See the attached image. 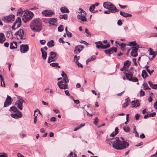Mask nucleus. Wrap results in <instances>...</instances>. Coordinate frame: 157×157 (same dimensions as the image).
<instances>
[{"instance_id": "1", "label": "nucleus", "mask_w": 157, "mask_h": 157, "mask_svg": "<svg viewBox=\"0 0 157 157\" xmlns=\"http://www.w3.org/2000/svg\"><path fill=\"white\" fill-rule=\"evenodd\" d=\"M122 141H121L118 137L112 138L109 140H107V143L111 145V143H113V147L117 150L124 149L128 147L129 144L126 140H124L123 137H121Z\"/></svg>"}, {"instance_id": "2", "label": "nucleus", "mask_w": 157, "mask_h": 157, "mask_svg": "<svg viewBox=\"0 0 157 157\" xmlns=\"http://www.w3.org/2000/svg\"><path fill=\"white\" fill-rule=\"evenodd\" d=\"M31 29L34 32H39L42 29V22L39 18H35L30 23Z\"/></svg>"}, {"instance_id": "3", "label": "nucleus", "mask_w": 157, "mask_h": 157, "mask_svg": "<svg viewBox=\"0 0 157 157\" xmlns=\"http://www.w3.org/2000/svg\"><path fill=\"white\" fill-rule=\"evenodd\" d=\"M15 15L13 14H10L8 16L4 17L2 18V20L6 23H12L14 20Z\"/></svg>"}, {"instance_id": "4", "label": "nucleus", "mask_w": 157, "mask_h": 157, "mask_svg": "<svg viewBox=\"0 0 157 157\" xmlns=\"http://www.w3.org/2000/svg\"><path fill=\"white\" fill-rule=\"evenodd\" d=\"M33 15V13L31 11H28V13H26V15L23 16L22 20L24 23H26L31 19Z\"/></svg>"}, {"instance_id": "5", "label": "nucleus", "mask_w": 157, "mask_h": 157, "mask_svg": "<svg viewBox=\"0 0 157 157\" xmlns=\"http://www.w3.org/2000/svg\"><path fill=\"white\" fill-rule=\"evenodd\" d=\"M68 81L63 79L58 82L57 84L59 87L61 89H65L68 88L67 82Z\"/></svg>"}, {"instance_id": "6", "label": "nucleus", "mask_w": 157, "mask_h": 157, "mask_svg": "<svg viewBox=\"0 0 157 157\" xmlns=\"http://www.w3.org/2000/svg\"><path fill=\"white\" fill-rule=\"evenodd\" d=\"M50 56L48 57V62L49 63L55 61L56 60L57 58L56 56L57 55V54L55 52H51L50 53Z\"/></svg>"}, {"instance_id": "7", "label": "nucleus", "mask_w": 157, "mask_h": 157, "mask_svg": "<svg viewBox=\"0 0 157 157\" xmlns=\"http://www.w3.org/2000/svg\"><path fill=\"white\" fill-rule=\"evenodd\" d=\"M16 36H19L18 38L21 39H25V37L24 36V32L23 29H20L15 33V34Z\"/></svg>"}, {"instance_id": "8", "label": "nucleus", "mask_w": 157, "mask_h": 157, "mask_svg": "<svg viewBox=\"0 0 157 157\" xmlns=\"http://www.w3.org/2000/svg\"><path fill=\"white\" fill-rule=\"evenodd\" d=\"M139 48V45H137V47H131V48L132 50L131 52V55L133 57H136L138 55L137 52L138 48Z\"/></svg>"}, {"instance_id": "9", "label": "nucleus", "mask_w": 157, "mask_h": 157, "mask_svg": "<svg viewBox=\"0 0 157 157\" xmlns=\"http://www.w3.org/2000/svg\"><path fill=\"white\" fill-rule=\"evenodd\" d=\"M105 53L109 55V57L111 56V54L114 52H117V48H110L104 50Z\"/></svg>"}, {"instance_id": "10", "label": "nucleus", "mask_w": 157, "mask_h": 157, "mask_svg": "<svg viewBox=\"0 0 157 157\" xmlns=\"http://www.w3.org/2000/svg\"><path fill=\"white\" fill-rule=\"evenodd\" d=\"M23 103H25V102L21 98L16 101L15 105L17 106L18 109L21 110H22V104Z\"/></svg>"}, {"instance_id": "11", "label": "nucleus", "mask_w": 157, "mask_h": 157, "mask_svg": "<svg viewBox=\"0 0 157 157\" xmlns=\"http://www.w3.org/2000/svg\"><path fill=\"white\" fill-rule=\"evenodd\" d=\"M29 47L27 44H21L20 45V51L21 53H25L29 50Z\"/></svg>"}, {"instance_id": "12", "label": "nucleus", "mask_w": 157, "mask_h": 157, "mask_svg": "<svg viewBox=\"0 0 157 157\" xmlns=\"http://www.w3.org/2000/svg\"><path fill=\"white\" fill-rule=\"evenodd\" d=\"M108 10L111 13H113L119 11V10L116 8L115 6L112 3L110 6V7H109V8H108Z\"/></svg>"}, {"instance_id": "13", "label": "nucleus", "mask_w": 157, "mask_h": 157, "mask_svg": "<svg viewBox=\"0 0 157 157\" xmlns=\"http://www.w3.org/2000/svg\"><path fill=\"white\" fill-rule=\"evenodd\" d=\"M42 14L45 16H50L54 14V12L52 10H45L42 12Z\"/></svg>"}, {"instance_id": "14", "label": "nucleus", "mask_w": 157, "mask_h": 157, "mask_svg": "<svg viewBox=\"0 0 157 157\" xmlns=\"http://www.w3.org/2000/svg\"><path fill=\"white\" fill-rule=\"evenodd\" d=\"M11 103V98L10 96L7 95L4 104V107H6L8 106Z\"/></svg>"}, {"instance_id": "15", "label": "nucleus", "mask_w": 157, "mask_h": 157, "mask_svg": "<svg viewBox=\"0 0 157 157\" xmlns=\"http://www.w3.org/2000/svg\"><path fill=\"white\" fill-rule=\"evenodd\" d=\"M11 116L15 119L21 118L22 117V114L21 112H18L15 113H11Z\"/></svg>"}, {"instance_id": "16", "label": "nucleus", "mask_w": 157, "mask_h": 157, "mask_svg": "<svg viewBox=\"0 0 157 157\" xmlns=\"http://www.w3.org/2000/svg\"><path fill=\"white\" fill-rule=\"evenodd\" d=\"M84 48L82 45H78L75 47V54H78Z\"/></svg>"}, {"instance_id": "17", "label": "nucleus", "mask_w": 157, "mask_h": 157, "mask_svg": "<svg viewBox=\"0 0 157 157\" xmlns=\"http://www.w3.org/2000/svg\"><path fill=\"white\" fill-rule=\"evenodd\" d=\"M17 43L16 42L13 41L11 42L10 46V48L11 49H13L17 48Z\"/></svg>"}, {"instance_id": "18", "label": "nucleus", "mask_w": 157, "mask_h": 157, "mask_svg": "<svg viewBox=\"0 0 157 157\" xmlns=\"http://www.w3.org/2000/svg\"><path fill=\"white\" fill-rule=\"evenodd\" d=\"M120 14L121 15L125 17H131L132 16V15L131 14L128 13L124 12H123L121 11H120Z\"/></svg>"}, {"instance_id": "19", "label": "nucleus", "mask_w": 157, "mask_h": 157, "mask_svg": "<svg viewBox=\"0 0 157 157\" xmlns=\"http://www.w3.org/2000/svg\"><path fill=\"white\" fill-rule=\"evenodd\" d=\"M41 51L42 53V57L44 60L46 59L47 57V52L44 50L43 48H41Z\"/></svg>"}, {"instance_id": "20", "label": "nucleus", "mask_w": 157, "mask_h": 157, "mask_svg": "<svg viewBox=\"0 0 157 157\" xmlns=\"http://www.w3.org/2000/svg\"><path fill=\"white\" fill-rule=\"evenodd\" d=\"M79 13H80V14L78 15H80V16H86V12L84 11L81 8H79L78 9Z\"/></svg>"}, {"instance_id": "21", "label": "nucleus", "mask_w": 157, "mask_h": 157, "mask_svg": "<svg viewBox=\"0 0 157 157\" xmlns=\"http://www.w3.org/2000/svg\"><path fill=\"white\" fill-rule=\"evenodd\" d=\"M19 23L18 22V21H15L13 25V26L12 27V29H17L20 26H18L19 25Z\"/></svg>"}, {"instance_id": "22", "label": "nucleus", "mask_w": 157, "mask_h": 157, "mask_svg": "<svg viewBox=\"0 0 157 157\" xmlns=\"http://www.w3.org/2000/svg\"><path fill=\"white\" fill-rule=\"evenodd\" d=\"M149 54L153 56V57H155L157 54V51L154 52L152 51V49L150 48L149 50Z\"/></svg>"}, {"instance_id": "23", "label": "nucleus", "mask_w": 157, "mask_h": 157, "mask_svg": "<svg viewBox=\"0 0 157 157\" xmlns=\"http://www.w3.org/2000/svg\"><path fill=\"white\" fill-rule=\"evenodd\" d=\"M47 46L49 48H52L54 45V41L53 40H52L48 41L47 43Z\"/></svg>"}, {"instance_id": "24", "label": "nucleus", "mask_w": 157, "mask_h": 157, "mask_svg": "<svg viewBox=\"0 0 157 157\" xmlns=\"http://www.w3.org/2000/svg\"><path fill=\"white\" fill-rule=\"evenodd\" d=\"M60 10L62 13H68L69 12L68 9L66 7H62L61 8Z\"/></svg>"}, {"instance_id": "25", "label": "nucleus", "mask_w": 157, "mask_h": 157, "mask_svg": "<svg viewBox=\"0 0 157 157\" xmlns=\"http://www.w3.org/2000/svg\"><path fill=\"white\" fill-rule=\"evenodd\" d=\"M111 4L109 2H105L103 3V6L105 8L108 9Z\"/></svg>"}, {"instance_id": "26", "label": "nucleus", "mask_w": 157, "mask_h": 157, "mask_svg": "<svg viewBox=\"0 0 157 157\" xmlns=\"http://www.w3.org/2000/svg\"><path fill=\"white\" fill-rule=\"evenodd\" d=\"M77 17L79 19L81 20L83 22H86L87 21V19L86 16H80V15H78Z\"/></svg>"}, {"instance_id": "27", "label": "nucleus", "mask_w": 157, "mask_h": 157, "mask_svg": "<svg viewBox=\"0 0 157 157\" xmlns=\"http://www.w3.org/2000/svg\"><path fill=\"white\" fill-rule=\"evenodd\" d=\"M141 75L142 77L144 79L146 77L148 76L147 73L146 72V71L145 70H143L142 71Z\"/></svg>"}, {"instance_id": "28", "label": "nucleus", "mask_w": 157, "mask_h": 157, "mask_svg": "<svg viewBox=\"0 0 157 157\" xmlns=\"http://www.w3.org/2000/svg\"><path fill=\"white\" fill-rule=\"evenodd\" d=\"M115 132L113 131L110 135V136H116L117 133L118 132V129L117 127H116L115 128Z\"/></svg>"}, {"instance_id": "29", "label": "nucleus", "mask_w": 157, "mask_h": 157, "mask_svg": "<svg viewBox=\"0 0 157 157\" xmlns=\"http://www.w3.org/2000/svg\"><path fill=\"white\" fill-rule=\"evenodd\" d=\"M62 76L63 77V79L65 80V81H69L68 79L67 75L65 74L64 71L62 72V74H61Z\"/></svg>"}, {"instance_id": "30", "label": "nucleus", "mask_w": 157, "mask_h": 157, "mask_svg": "<svg viewBox=\"0 0 157 157\" xmlns=\"http://www.w3.org/2000/svg\"><path fill=\"white\" fill-rule=\"evenodd\" d=\"M148 83L152 88L155 89H157V84H153L150 81L148 82Z\"/></svg>"}, {"instance_id": "31", "label": "nucleus", "mask_w": 157, "mask_h": 157, "mask_svg": "<svg viewBox=\"0 0 157 157\" xmlns=\"http://www.w3.org/2000/svg\"><path fill=\"white\" fill-rule=\"evenodd\" d=\"M11 110L14 112H20V111L18 110L17 107L14 106H13L10 107V111Z\"/></svg>"}, {"instance_id": "32", "label": "nucleus", "mask_w": 157, "mask_h": 157, "mask_svg": "<svg viewBox=\"0 0 157 157\" xmlns=\"http://www.w3.org/2000/svg\"><path fill=\"white\" fill-rule=\"evenodd\" d=\"M0 78L1 80V86H4L5 87V83L4 79L2 77V75H0Z\"/></svg>"}, {"instance_id": "33", "label": "nucleus", "mask_w": 157, "mask_h": 157, "mask_svg": "<svg viewBox=\"0 0 157 157\" xmlns=\"http://www.w3.org/2000/svg\"><path fill=\"white\" fill-rule=\"evenodd\" d=\"M95 8V5L94 4H93L90 7L89 10L91 12L95 13L96 11L94 10Z\"/></svg>"}, {"instance_id": "34", "label": "nucleus", "mask_w": 157, "mask_h": 157, "mask_svg": "<svg viewBox=\"0 0 157 157\" xmlns=\"http://www.w3.org/2000/svg\"><path fill=\"white\" fill-rule=\"evenodd\" d=\"M127 45L128 46H129L130 45H132L133 46V47H137V43L135 41L130 42Z\"/></svg>"}, {"instance_id": "35", "label": "nucleus", "mask_w": 157, "mask_h": 157, "mask_svg": "<svg viewBox=\"0 0 157 157\" xmlns=\"http://www.w3.org/2000/svg\"><path fill=\"white\" fill-rule=\"evenodd\" d=\"M131 62L129 60H127L125 61L124 63V66H126L127 67H128L130 65Z\"/></svg>"}, {"instance_id": "36", "label": "nucleus", "mask_w": 157, "mask_h": 157, "mask_svg": "<svg viewBox=\"0 0 157 157\" xmlns=\"http://www.w3.org/2000/svg\"><path fill=\"white\" fill-rule=\"evenodd\" d=\"M59 17L60 19H64L65 20L67 19V14L60 15Z\"/></svg>"}, {"instance_id": "37", "label": "nucleus", "mask_w": 157, "mask_h": 157, "mask_svg": "<svg viewBox=\"0 0 157 157\" xmlns=\"http://www.w3.org/2000/svg\"><path fill=\"white\" fill-rule=\"evenodd\" d=\"M51 66L54 67H60V66H59L58 63H53L50 64Z\"/></svg>"}, {"instance_id": "38", "label": "nucleus", "mask_w": 157, "mask_h": 157, "mask_svg": "<svg viewBox=\"0 0 157 157\" xmlns=\"http://www.w3.org/2000/svg\"><path fill=\"white\" fill-rule=\"evenodd\" d=\"M144 86V90H150V88L148 86V85L147 83H144L143 84Z\"/></svg>"}, {"instance_id": "39", "label": "nucleus", "mask_w": 157, "mask_h": 157, "mask_svg": "<svg viewBox=\"0 0 157 157\" xmlns=\"http://www.w3.org/2000/svg\"><path fill=\"white\" fill-rule=\"evenodd\" d=\"M110 46V44L109 43H108L107 44L104 45L103 44L102 45L101 48L102 49H106L109 48Z\"/></svg>"}, {"instance_id": "40", "label": "nucleus", "mask_w": 157, "mask_h": 157, "mask_svg": "<svg viewBox=\"0 0 157 157\" xmlns=\"http://www.w3.org/2000/svg\"><path fill=\"white\" fill-rule=\"evenodd\" d=\"M129 81H132L134 82H138V80L137 78L136 77H132V79H130Z\"/></svg>"}, {"instance_id": "41", "label": "nucleus", "mask_w": 157, "mask_h": 157, "mask_svg": "<svg viewBox=\"0 0 157 157\" xmlns=\"http://www.w3.org/2000/svg\"><path fill=\"white\" fill-rule=\"evenodd\" d=\"M18 21V23H19V25L18 26H20L21 25V18L18 17L17 19H16V21Z\"/></svg>"}, {"instance_id": "42", "label": "nucleus", "mask_w": 157, "mask_h": 157, "mask_svg": "<svg viewBox=\"0 0 157 157\" xmlns=\"http://www.w3.org/2000/svg\"><path fill=\"white\" fill-rule=\"evenodd\" d=\"M123 128L124 131L127 132H129L130 131L129 127L127 126L123 127Z\"/></svg>"}, {"instance_id": "43", "label": "nucleus", "mask_w": 157, "mask_h": 157, "mask_svg": "<svg viewBox=\"0 0 157 157\" xmlns=\"http://www.w3.org/2000/svg\"><path fill=\"white\" fill-rule=\"evenodd\" d=\"M67 157H77V156L75 154H73L72 152H71Z\"/></svg>"}, {"instance_id": "44", "label": "nucleus", "mask_w": 157, "mask_h": 157, "mask_svg": "<svg viewBox=\"0 0 157 157\" xmlns=\"http://www.w3.org/2000/svg\"><path fill=\"white\" fill-rule=\"evenodd\" d=\"M58 31L59 32H61L63 30V27L62 25H61L58 27Z\"/></svg>"}, {"instance_id": "45", "label": "nucleus", "mask_w": 157, "mask_h": 157, "mask_svg": "<svg viewBox=\"0 0 157 157\" xmlns=\"http://www.w3.org/2000/svg\"><path fill=\"white\" fill-rule=\"evenodd\" d=\"M57 19L56 18H51L49 19V21L50 22H52L53 23H56L57 21Z\"/></svg>"}, {"instance_id": "46", "label": "nucleus", "mask_w": 157, "mask_h": 157, "mask_svg": "<svg viewBox=\"0 0 157 157\" xmlns=\"http://www.w3.org/2000/svg\"><path fill=\"white\" fill-rule=\"evenodd\" d=\"M157 37V33H151L149 37Z\"/></svg>"}, {"instance_id": "47", "label": "nucleus", "mask_w": 157, "mask_h": 157, "mask_svg": "<svg viewBox=\"0 0 157 157\" xmlns=\"http://www.w3.org/2000/svg\"><path fill=\"white\" fill-rule=\"evenodd\" d=\"M36 111H37L36 110H35L34 111V116L35 117L34 118V124H36V121H37V114H36V116H35V113Z\"/></svg>"}, {"instance_id": "48", "label": "nucleus", "mask_w": 157, "mask_h": 157, "mask_svg": "<svg viewBox=\"0 0 157 157\" xmlns=\"http://www.w3.org/2000/svg\"><path fill=\"white\" fill-rule=\"evenodd\" d=\"M121 48L122 50H124L125 47L126 46V44L124 43H122L121 44Z\"/></svg>"}, {"instance_id": "49", "label": "nucleus", "mask_w": 157, "mask_h": 157, "mask_svg": "<svg viewBox=\"0 0 157 157\" xmlns=\"http://www.w3.org/2000/svg\"><path fill=\"white\" fill-rule=\"evenodd\" d=\"M0 157H6L7 154L4 152L0 153Z\"/></svg>"}, {"instance_id": "50", "label": "nucleus", "mask_w": 157, "mask_h": 157, "mask_svg": "<svg viewBox=\"0 0 157 157\" xmlns=\"http://www.w3.org/2000/svg\"><path fill=\"white\" fill-rule=\"evenodd\" d=\"M125 75L127 78V79L129 81L130 79H132V76H130L129 75H128V74L127 73H125Z\"/></svg>"}, {"instance_id": "51", "label": "nucleus", "mask_w": 157, "mask_h": 157, "mask_svg": "<svg viewBox=\"0 0 157 157\" xmlns=\"http://www.w3.org/2000/svg\"><path fill=\"white\" fill-rule=\"evenodd\" d=\"M85 33L88 34V35H87V36H90V34L89 31V30L88 29H86V28L85 29Z\"/></svg>"}, {"instance_id": "52", "label": "nucleus", "mask_w": 157, "mask_h": 157, "mask_svg": "<svg viewBox=\"0 0 157 157\" xmlns=\"http://www.w3.org/2000/svg\"><path fill=\"white\" fill-rule=\"evenodd\" d=\"M122 24L121 20V19L117 21V24L119 26L121 25Z\"/></svg>"}, {"instance_id": "53", "label": "nucleus", "mask_w": 157, "mask_h": 157, "mask_svg": "<svg viewBox=\"0 0 157 157\" xmlns=\"http://www.w3.org/2000/svg\"><path fill=\"white\" fill-rule=\"evenodd\" d=\"M131 104L132 105V107H134L136 106V103L135 101H132Z\"/></svg>"}, {"instance_id": "54", "label": "nucleus", "mask_w": 157, "mask_h": 157, "mask_svg": "<svg viewBox=\"0 0 157 157\" xmlns=\"http://www.w3.org/2000/svg\"><path fill=\"white\" fill-rule=\"evenodd\" d=\"M118 5L121 8H123V9H124V8H126L127 6H126V5H121L120 4H118Z\"/></svg>"}, {"instance_id": "55", "label": "nucleus", "mask_w": 157, "mask_h": 157, "mask_svg": "<svg viewBox=\"0 0 157 157\" xmlns=\"http://www.w3.org/2000/svg\"><path fill=\"white\" fill-rule=\"evenodd\" d=\"M67 33V36L69 37H71L72 36L71 33L69 32V31L67 32V33Z\"/></svg>"}, {"instance_id": "56", "label": "nucleus", "mask_w": 157, "mask_h": 157, "mask_svg": "<svg viewBox=\"0 0 157 157\" xmlns=\"http://www.w3.org/2000/svg\"><path fill=\"white\" fill-rule=\"evenodd\" d=\"M40 43L41 44L43 45L45 44L46 41L44 40H40Z\"/></svg>"}, {"instance_id": "57", "label": "nucleus", "mask_w": 157, "mask_h": 157, "mask_svg": "<svg viewBox=\"0 0 157 157\" xmlns=\"http://www.w3.org/2000/svg\"><path fill=\"white\" fill-rule=\"evenodd\" d=\"M98 119L97 117H96L95 118V121L94 122V124L96 125L97 124V123L98 122Z\"/></svg>"}, {"instance_id": "58", "label": "nucleus", "mask_w": 157, "mask_h": 157, "mask_svg": "<svg viewBox=\"0 0 157 157\" xmlns=\"http://www.w3.org/2000/svg\"><path fill=\"white\" fill-rule=\"evenodd\" d=\"M75 63H76L78 65V67H83L82 65V64H81V63H79L78 62H76Z\"/></svg>"}, {"instance_id": "59", "label": "nucleus", "mask_w": 157, "mask_h": 157, "mask_svg": "<svg viewBox=\"0 0 157 157\" xmlns=\"http://www.w3.org/2000/svg\"><path fill=\"white\" fill-rule=\"evenodd\" d=\"M140 117V115L139 114H136L135 115V118L136 120H138Z\"/></svg>"}, {"instance_id": "60", "label": "nucleus", "mask_w": 157, "mask_h": 157, "mask_svg": "<svg viewBox=\"0 0 157 157\" xmlns=\"http://www.w3.org/2000/svg\"><path fill=\"white\" fill-rule=\"evenodd\" d=\"M140 94L141 96H143L145 95V92L142 90L140 91Z\"/></svg>"}, {"instance_id": "61", "label": "nucleus", "mask_w": 157, "mask_h": 157, "mask_svg": "<svg viewBox=\"0 0 157 157\" xmlns=\"http://www.w3.org/2000/svg\"><path fill=\"white\" fill-rule=\"evenodd\" d=\"M0 38H5L4 35L3 33H0Z\"/></svg>"}, {"instance_id": "62", "label": "nucleus", "mask_w": 157, "mask_h": 157, "mask_svg": "<svg viewBox=\"0 0 157 157\" xmlns=\"http://www.w3.org/2000/svg\"><path fill=\"white\" fill-rule=\"evenodd\" d=\"M128 105V103L125 102L123 104L122 107L123 108H125L127 107Z\"/></svg>"}, {"instance_id": "63", "label": "nucleus", "mask_w": 157, "mask_h": 157, "mask_svg": "<svg viewBox=\"0 0 157 157\" xmlns=\"http://www.w3.org/2000/svg\"><path fill=\"white\" fill-rule=\"evenodd\" d=\"M53 111H54V113H59V110L56 109H54L53 110Z\"/></svg>"}, {"instance_id": "64", "label": "nucleus", "mask_w": 157, "mask_h": 157, "mask_svg": "<svg viewBox=\"0 0 157 157\" xmlns=\"http://www.w3.org/2000/svg\"><path fill=\"white\" fill-rule=\"evenodd\" d=\"M50 121H56V118L55 117H52L51 118Z\"/></svg>"}]
</instances>
